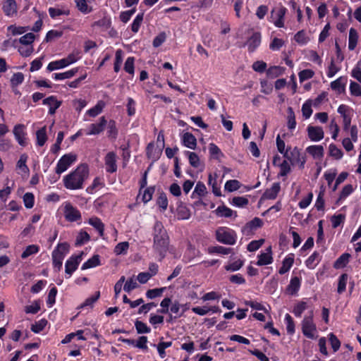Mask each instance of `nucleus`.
Listing matches in <instances>:
<instances>
[{
  "label": "nucleus",
  "instance_id": "55",
  "mask_svg": "<svg viewBox=\"0 0 361 361\" xmlns=\"http://www.w3.org/2000/svg\"><path fill=\"white\" fill-rule=\"evenodd\" d=\"M197 194L199 197H204L207 194V188L204 183L198 181L192 192V196Z\"/></svg>",
  "mask_w": 361,
  "mask_h": 361
},
{
  "label": "nucleus",
  "instance_id": "36",
  "mask_svg": "<svg viewBox=\"0 0 361 361\" xmlns=\"http://www.w3.org/2000/svg\"><path fill=\"white\" fill-rule=\"evenodd\" d=\"M185 154L188 156L189 163L193 168H199L201 165L198 155L193 152L186 151Z\"/></svg>",
  "mask_w": 361,
  "mask_h": 361
},
{
  "label": "nucleus",
  "instance_id": "17",
  "mask_svg": "<svg viewBox=\"0 0 361 361\" xmlns=\"http://www.w3.org/2000/svg\"><path fill=\"white\" fill-rule=\"evenodd\" d=\"M261 35L259 32H255L248 38L245 44L247 46L248 51L253 52L260 45Z\"/></svg>",
  "mask_w": 361,
  "mask_h": 361
},
{
  "label": "nucleus",
  "instance_id": "50",
  "mask_svg": "<svg viewBox=\"0 0 361 361\" xmlns=\"http://www.w3.org/2000/svg\"><path fill=\"white\" fill-rule=\"evenodd\" d=\"M209 152L212 158L215 159H219L220 157L223 156V154L219 147L214 143H210L209 145Z\"/></svg>",
  "mask_w": 361,
  "mask_h": 361
},
{
  "label": "nucleus",
  "instance_id": "10",
  "mask_svg": "<svg viewBox=\"0 0 361 361\" xmlns=\"http://www.w3.org/2000/svg\"><path fill=\"white\" fill-rule=\"evenodd\" d=\"M104 164L106 173H114L117 171V156L114 152H109L106 154Z\"/></svg>",
  "mask_w": 361,
  "mask_h": 361
},
{
  "label": "nucleus",
  "instance_id": "1",
  "mask_svg": "<svg viewBox=\"0 0 361 361\" xmlns=\"http://www.w3.org/2000/svg\"><path fill=\"white\" fill-rule=\"evenodd\" d=\"M89 166L87 164H80L74 171L63 177L64 187L71 190L82 189L84 182L89 177Z\"/></svg>",
  "mask_w": 361,
  "mask_h": 361
},
{
  "label": "nucleus",
  "instance_id": "37",
  "mask_svg": "<svg viewBox=\"0 0 361 361\" xmlns=\"http://www.w3.org/2000/svg\"><path fill=\"white\" fill-rule=\"evenodd\" d=\"M216 214L219 217H231L233 211L225 205L219 206L215 210Z\"/></svg>",
  "mask_w": 361,
  "mask_h": 361
},
{
  "label": "nucleus",
  "instance_id": "56",
  "mask_svg": "<svg viewBox=\"0 0 361 361\" xmlns=\"http://www.w3.org/2000/svg\"><path fill=\"white\" fill-rule=\"evenodd\" d=\"M57 292V288L55 286L50 289L47 300V305L49 307H51L55 304Z\"/></svg>",
  "mask_w": 361,
  "mask_h": 361
},
{
  "label": "nucleus",
  "instance_id": "63",
  "mask_svg": "<svg viewBox=\"0 0 361 361\" xmlns=\"http://www.w3.org/2000/svg\"><path fill=\"white\" fill-rule=\"evenodd\" d=\"M129 247V243L128 242H121L118 243L115 248H114V252L117 255H123L126 254L127 252V250Z\"/></svg>",
  "mask_w": 361,
  "mask_h": 361
},
{
  "label": "nucleus",
  "instance_id": "33",
  "mask_svg": "<svg viewBox=\"0 0 361 361\" xmlns=\"http://www.w3.org/2000/svg\"><path fill=\"white\" fill-rule=\"evenodd\" d=\"M107 125V136L111 140H116L118 136V129L114 120H110Z\"/></svg>",
  "mask_w": 361,
  "mask_h": 361
},
{
  "label": "nucleus",
  "instance_id": "38",
  "mask_svg": "<svg viewBox=\"0 0 361 361\" xmlns=\"http://www.w3.org/2000/svg\"><path fill=\"white\" fill-rule=\"evenodd\" d=\"M293 262H294V259L293 257H286L283 260L282 266L279 269V273L282 275V274H284L286 272H288L290 269L291 267L293 266Z\"/></svg>",
  "mask_w": 361,
  "mask_h": 361
},
{
  "label": "nucleus",
  "instance_id": "49",
  "mask_svg": "<svg viewBox=\"0 0 361 361\" xmlns=\"http://www.w3.org/2000/svg\"><path fill=\"white\" fill-rule=\"evenodd\" d=\"M35 35L32 32L27 33L19 38L18 42L25 46H32V42L35 40Z\"/></svg>",
  "mask_w": 361,
  "mask_h": 361
},
{
  "label": "nucleus",
  "instance_id": "48",
  "mask_svg": "<svg viewBox=\"0 0 361 361\" xmlns=\"http://www.w3.org/2000/svg\"><path fill=\"white\" fill-rule=\"evenodd\" d=\"M90 240V235L86 232L81 231L76 237L75 245L80 246L87 243Z\"/></svg>",
  "mask_w": 361,
  "mask_h": 361
},
{
  "label": "nucleus",
  "instance_id": "60",
  "mask_svg": "<svg viewBox=\"0 0 361 361\" xmlns=\"http://www.w3.org/2000/svg\"><path fill=\"white\" fill-rule=\"evenodd\" d=\"M294 39H295V42H297L298 44H300L301 45L306 44L309 41V39L306 36L305 32L304 30L298 31L295 35Z\"/></svg>",
  "mask_w": 361,
  "mask_h": 361
},
{
  "label": "nucleus",
  "instance_id": "18",
  "mask_svg": "<svg viewBox=\"0 0 361 361\" xmlns=\"http://www.w3.org/2000/svg\"><path fill=\"white\" fill-rule=\"evenodd\" d=\"M218 175L216 173L214 174L209 173L208 176V185L212 187V192L216 197L221 196V187L217 182Z\"/></svg>",
  "mask_w": 361,
  "mask_h": 361
},
{
  "label": "nucleus",
  "instance_id": "21",
  "mask_svg": "<svg viewBox=\"0 0 361 361\" xmlns=\"http://www.w3.org/2000/svg\"><path fill=\"white\" fill-rule=\"evenodd\" d=\"M3 11L7 16H13L17 12L15 0H6L3 5Z\"/></svg>",
  "mask_w": 361,
  "mask_h": 361
},
{
  "label": "nucleus",
  "instance_id": "46",
  "mask_svg": "<svg viewBox=\"0 0 361 361\" xmlns=\"http://www.w3.org/2000/svg\"><path fill=\"white\" fill-rule=\"evenodd\" d=\"M69 13H70L69 10H64V9L56 8H53V7H50L49 8V14L50 17L53 19H56L57 17L62 16V15L68 16Z\"/></svg>",
  "mask_w": 361,
  "mask_h": 361
},
{
  "label": "nucleus",
  "instance_id": "62",
  "mask_svg": "<svg viewBox=\"0 0 361 361\" xmlns=\"http://www.w3.org/2000/svg\"><path fill=\"white\" fill-rule=\"evenodd\" d=\"M40 310V304L39 302L37 300H35L32 302V305H26L25 307V312L26 314H36Z\"/></svg>",
  "mask_w": 361,
  "mask_h": 361
},
{
  "label": "nucleus",
  "instance_id": "64",
  "mask_svg": "<svg viewBox=\"0 0 361 361\" xmlns=\"http://www.w3.org/2000/svg\"><path fill=\"white\" fill-rule=\"evenodd\" d=\"M157 204L163 211L167 209L168 199L165 192H162L159 194Z\"/></svg>",
  "mask_w": 361,
  "mask_h": 361
},
{
  "label": "nucleus",
  "instance_id": "30",
  "mask_svg": "<svg viewBox=\"0 0 361 361\" xmlns=\"http://www.w3.org/2000/svg\"><path fill=\"white\" fill-rule=\"evenodd\" d=\"M105 106V102L103 100H99L94 106L87 110L86 114L91 117H96L102 113Z\"/></svg>",
  "mask_w": 361,
  "mask_h": 361
},
{
  "label": "nucleus",
  "instance_id": "14",
  "mask_svg": "<svg viewBox=\"0 0 361 361\" xmlns=\"http://www.w3.org/2000/svg\"><path fill=\"white\" fill-rule=\"evenodd\" d=\"M64 215L68 221H76L81 219L80 211L73 207L71 204H67L65 206Z\"/></svg>",
  "mask_w": 361,
  "mask_h": 361
},
{
  "label": "nucleus",
  "instance_id": "29",
  "mask_svg": "<svg viewBox=\"0 0 361 361\" xmlns=\"http://www.w3.org/2000/svg\"><path fill=\"white\" fill-rule=\"evenodd\" d=\"M358 41V34L357 30L351 27L349 30L348 49L353 51L355 49Z\"/></svg>",
  "mask_w": 361,
  "mask_h": 361
},
{
  "label": "nucleus",
  "instance_id": "32",
  "mask_svg": "<svg viewBox=\"0 0 361 361\" xmlns=\"http://www.w3.org/2000/svg\"><path fill=\"white\" fill-rule=\"evenodd\" d=\"M233 251L231 247H226L221 245L211 246L208 247V253L209 254H220L226 255L230 254Z\"/></svg>",
  "mask_w": 361,
  "mask_h": 361
},
{
  "label": "nucleus",
  "instance_id": "39",
  "mask_svg": "<svg viewBox=\"0 0 361 361\" xmlns=\"http://www.w3.org/2000/svg\"><path fill=\"white\" fill-rule=\"evenodd\" d=\"M100 297V292L99 291H97L95 292V293L87 298L83 303H82L79 308H85L86 307H92L94 302H97L98 300V299Z\"/></svg>",
  "mask_w": 361,
  "mask_h": 361
},
{
  "label": "nucleus",
  "instance_id": "12",
  "mask_svg": "<svg viewBox=\"0 0 361 361\" xmlns=\"http://www.w3.org/2000/svg\"><path fill=\"white\" fill-rule=\"evenodd\" d=\"M107 124V121L104 116H102L99 119V123H92L90 125L87 131L86 132L87 135H96L101 133L105 128Z\"/></svg>",
  "mask_w": 361,
  "mask_h": 361
},
{
  "label": "nucleus",
  "instance_id": "19",
  "mask_svg": "<svg viewBox=\"0 0 361 361\" xmlns=\"http://www.w3.org/2000/svg\"><path fill=\"white\" fill-rule=\"evenodd\" d=\"M301 285V279L298 276L292 277L290 283L286 288L288 294L295 295L300 290Z\"/></svg>",
  "mask_w": 361,
  "mask_h": 361
},
{
  "label": "nucleus",
  "instance_id": "23",
  "mask_svg": "<svg viewBox=\"0 0 361 361\" xmlns=\"http://www.w3.org/2000/svg\"><path fill=\"white\" fill-rule=\"evenodd\" d=\"M184 146L191 149H195L197 146L196 137L190 133H185L182 139Z\"/></svg>",
  "mask_w": 361,
  "mask_h": 361
},
{
  "label": "nucleus",
  "instance_id": "4",
  "mask_svg": "<svg viewBox=\"0 0 361 361\" xmlns=\"http://www.w3.org/2000/svg\"><path fill=\"white\" fill-rule=\"evenodd\" d=\"M216 240L222 244L233 245L237 241V233L233 229L222 226L219 227L215 232Z\"/></svg>",
  "mask_w": 361,
  "mask_h": 361
},
{
  "label": "nucleus",
  "instance_id": "54",
  "mask_svg": "<svg viewBox=\"0 0 361 361\" xmlns=\"http://www.w3.org/2000/svg\"><path fill=\"white\" fill-rule=\"evenodd\" d=\"M329 340L334 353L337 352L341 347V341L333 333L329 334Z\"/></svg>",
  "mask_w": 361,
  "mask_h": 361
},
{
  "label": "nucleus",
  "instance_id": "40",
  "mask_svg": "<svg viewBox=\"0 0 361 361\" xmlns=\"http://www.w3.org/2000/svg\"><path fill=\"white\" fill-rule=\"evenodd\" d=\"M66 67L67 66L65 63V61L63 60V59H62L60 60L50 62L47 67V70L49 72H51L53 71L59 70Z\"/></svg>",
  "mask_w": 361,
  "mask_h": 361
},
{
  "label": "nucleus",
  "instance_id": "44",
  "mask_svg": "<svg viewBox=\"0 0 361 361\" xmlns=\"http://www.w3.org/2000/svg\"><path fill=\"white\" fill-rule=\"evenodd\" d=\"M135 327L137 333L139 334H149L151 332V329L145 323L139 320L135 322Z\"/></svg>",
  "mask_w": 361,
  "mask_h": 361
},
{
  "label": "nucleus",
  "instance_id": "11",
  "mask_svg": "<svg viewBox=\"0 0 361 361\" xmlns=\"http://www.w3.org/2000/svg\"><path fill=\"white\" fill-rule=\"evenodd\" d=\"M13 133L18 143L22 146L25 147L27 144L26 138V133L25 131V126L23 124H18L14 126Z\"/></svg>",
  "mask_w": 361,
  "mask_h": 361
},
{
  "label": "nucleus",
  "instance_id": "52",
  "mask_svg": "<svg viewBox=\"0 0 361 361\" xmlns=\"http://www.w3.org/2000/svg\"><path fill=\"white\" fill-rule=\"evenodd\" d=\"M285 323L286 325V331L289 335H293L295 333V323L289 314L285 315Z\"/></svg>",
  "mask_w": 361,
  "mask_h": 361
},
{
  "label": "nucleus",
  "instance_id": "6",
  "mask_svg": "<svg viewBox=\"0 0 361 361\" xmlns=\"http://www.w3.org/2000/svg\"><path fill=\"white\" fill-rule=\"evenodd\" d=\"M316 331L317 327L313 322V312L312 311L310 315L305 317L302 322V331L307 338L313 339L315 337Z\"/></svg>",
  "mask_w": 361,
  "mask_h": 361
},
{
  "label": "nucleus",
  "instance_id": "43",
  "mask_svg": "<svg viewBox=\"0 0 361 361\" xmlns=\"http://www.w3.org/2000/svg\"><path fill=\"white\" fill-rule=\"evenodd\" d=\"M240 185L241 183L238 180H229L226 182L224 189L231 192L238 190L240 188Z\"/></svg>",
  "mask_w": 361,
  "mask_h": 361
},
{
  "label": "nucleus",
  "instance_id": "3",
  "mask_svg": "<svg viewBox=\"0 0 361 361\" xmlns=\"http://www.w3.org/2000/svg\"><path fill=\"white\" fill-rule=\"evenodd\" d=\"M70 249V245L68 243L64 242L61 243H59L55 249L52 252V264L54 269L56 271H59L63 265V261L66 255L68 253Z\"/></svg>",
  "mask_w": 361,
  "mask_h": 361
},
{
  "label": "nucleus",
  "instance_id": "45",
  "mask_svg": "<svg viewBox=\"0 0 361 361\" xmlns=\"http://www.w3.org/2000/svg\"><path fill=\"white\" fill-rule=\"evenodd\" d=\"M39 251V247L38 245H30L27 247H26L25 250L23 252V253L21 254V257L23 259H26L29 256L37 253Z\"/></svg>",
  "mask_w": 361,
  "mask_h": 361
},
{
  "label": "nucleus",
  "instance_id": "47",
  "mask_svg": "<svg viewBox=\"0 0 361 361\" xmlns=\"http://www.w3.org/2000/svg\"><path fill=\"white\" fill-rule=\"evenodd\" d=\"M307 308V304L305 301L298 302L293 307V313L297 317H300L302 312Z\"/></svg>",
  "mask_w": 361,
  "mask_h": 361
},
{
  "label": "nucleus",
  "instance_id": "27",
  "mask_svg": "<svg viewBox=\"0 0 361 361\" xmlns=\"http://www.w3.org/2000/svg\"><path fill=\"white\" fill-rule=\"evenodd\" d=\"M88 223L99 232L101 237L104 235V224L99 218L97 216L90 218Z\"/></svg>",
  "mask_w": 361,
  "mask_h": 361
},
{
  "label": "nucleus",
  "instance_id": "61",
  "mask_svg": "<svg viewBox=\"0 0 361 361\" xmlns=\"http://www.w3.org/2000/svg\"><path fill=\"white\" fill-rule=\"evenodd\" d=\"M329 155L334 157L336 159H341L343 155L341 149L338 148L336 145L331 144L329 145Z\"/></svg>",
  "mask_w": 361,
  "mask_h": 361
},
{
  "label": "nucleus",
  "instance_id": "22",
  "mask_svg": "<svg viewBox=\"0 0 361 361\" xmlns=\"http://www.w3.org/2000/svg\"><path fill=\"white\" fill-rule=\"evenodd\" d=\"M322 257L320 254L314 251L305 261L306 267L308 269H314L321 261Z\"/></svg>",
  "mask_w": 361,
  "mask_h": 361
},
{
  "label": "nucleus",
  "instance_id": "57",
  "mask_svg": "<svg viewBox=\"0 0 361 361\" xmlns=\"http://www.w3.org/2000/svg\"><path fill=\"white\" fill-rule=\"evenodd\" d=\"M23 202L25 207L27 209H31L33 207L35 204V197L32 192H26L23 195Z\"/></svg>",
  "mask_w": 361,
  "mask_h": 361
},
{
  "label": "nucleus",
  "instance_id": "31",
  "mask_svg": "<svg viewBox=\"0 0 361 361\" xmlns=\"http://www.w3.org/2000/svg\"><path fill=\"white\" fill-rule=\"evenodd\" d=\"M100 264V257L98 255H93L91 258L87 260L81 267L82 270H85L90 268H94Z\"/></svg>",
  "mask_w": 361,
  "mask_h": 361
},
{
  "label": "nucleus",
  "instance_id": "2",
  "mask_svg": "<svg viewBox=\"0 0 361 361\" xmlns=\"http://www.w3.org/2000/svg\"><path fill=\"white\" fill-rule=\"evenodd\" d=\"M153 247L155 252L159 255V260L163 259L169 246V237L161 221H157L153 228Z\"/></svg>",
  "mask_w": 361,
  "mask_h": 361
},
{
  "label": "nucleus",
  "instance_id": "28",
  "mask_svg": "<svg viewBox=\"0 0 361 361\" xmlns=\"http://www.w3.org/2000/svg\"><path fill=\"white\" fill-rule=\"evenodd\" d=\"M351 255L345 252L342 254L334 262V267L336 269L344 268L348 264Z\"/></svg>",
  "mask_w": 361,
  "mask_h": 361
},
{
  "label": "nucleus",
  "instance_id": "41",
  "mask_svg": "<svg viewBox=\"0 0 361 361\" xmlns=\"http://www.w3.org/2000/svg\"><path fill=\"white\" fill-rule=\"evenodd\" d=\"M288 121L287 126L290 130H293L296 127L295 116V113L291 107L288 108Z\"/></svg>",
  "mask_w": 361,
  "mask_h": 361
},
{
  "label": "nucleus",
  "instance_id": "35",
  "mask_svg": "<svg viewBox=\"0 0 361 361\" xmlns=\"http://www.w3.org/2000/svg\"><path fill=\"white\" fill-rule=\"evenodd\" d=\"M348 279V275L345 273L342 274L338 279L337 292L338 294L343 293L346 289V285Z\"/></svg>",
  "mask_w": 361,
  "mask_h": 361
},
{
  "label": "nucleus",
  "instance_id": "42",
  "mask_svg": "<svg viewBox=\"0 0 361 361\" xmlns=\"http://www.w3.org/2000/svg\"><path fill=\"white\" fill-rule=\"evenodd\" d=\"M144 18V13H138L135 19L133 20L132 24L130 25L131 30L134 33H137L139 31V29L140 27V25L142 23Z\"/></svg>",
  "mask_w": 361,
  "mask_h": 361
},
{
  "label": "nucleus",
  "instance_id": "58",
  "mask_svg": "<svg viewBox=\"0 0 361 361\" xmlns=\"http://www.w3.org/2000/svg\"><path fill=\"white\" fill-rule=\"evenodd\" d=\"M345 219V214H339L337 215L334 214L331 218L332 227L334 228L338 227L342 223L344 222Z\"/></svg>",
  "mask_w": 361,
  "mask_h": 361
},
{
  "label": "nucleus",
  "instance_id": "34",
  "mask_svg": "<svg viewBox=\"0 0 361 361\" xmlns=\"http://www.w3.org/2000/svg\"><path fill=\"white\" fill-rule=\"evenodd\" d=\"M36 138L37 145L42 147L45 144L47 140V129L45 126L41 128L37 131Z\"/></svg>",
  "mask_w": 361,
  "mask_h": 361
},
{
  "label": "nucleus",
  "instance_id": "7",
  "mask_svg": "<svg viewBox=\"0 0 361 361\" xmlns=\"http://www.w3.org/2000/svg\"><path fill=\"white\" fill-rule=\"evenodd\" d=\"M83 252L71 255L65 263V273L67 278H70L73 272L78 269L82 259Z\"/></svg>",
  "mask_w": 361,
  "mask_h": 361
},
{
  "label": "nucleus",
  "instance_id": "51",
  "mask_svg": "<svg viewBox=\"0 0 361 361\" xmlns=\"http://www.w3.org/2000/svg\"><path fill=\"white\" fill-rule=\"evenodd\" d=\"M123 51L121 49H117L115 55V61L114 65V70L116 73H118L121 69V66L123 62Z\"/></svg>",
  "mask_w": 361,
  "mask_h": 361
},
{
  "label": "nucleus",
  "instance_id": "8",
  "mask_svg": "<svg viewBox=\"0 0 361 361\" xmlns=\"http://www.w3.org/2000/svg\"><path fill=\"white\" fill-rule=\"evenodd\" d=\"M285 158L292 165H298L300 169H303L306 162L305 156L300 153L298 147H294L290 152L285 153Z\"/></svg>",
  "mask_w": 361,
  "mask_h": 361
},
{
  "label": "nucleus",
  "instance_id": "53",
  "mask_svg": "<svg viewBox=\"0 0 361 361\" xmlns=\"http://www.w3.org/2000/svg\"><path fill=\"white\" fill-rule=\"evenodd\" d=\"M47 324V321L45 319H42L39 321L32 324L31 330L34 333L38 334L42 331Z\"/></svg>",
  "mask_w": 361,
  "mask_h": 361
},
{
  "label": "nucleus",
  "instance_id": "5",
  "mask_svg": "<svg viewBox=\"0 0 361 361\" xmlns=\"http://www.w3.org/2000/svg\"><path fill=\"white\" fill-rule=\"evenodd\" d=\"M77 159V156L74 154L69 153L63 155L58 161L55 172L60 175L66 171Z\"/></svg>",
  "mask_w": 361,
  "mask_h": 361
},
{
  "label": "nucleus",
  "instance_id": "9",
  "mask_svg": "<svg viewBox=\"0 0 361 361\" xmlns=\"http://www.w3.org/2000/svg\"><path fill=\"white\" fill-rule=\"evenodd\" d=\"M286 8L283 6L272 9L270 16V21L277 27L284 26V16L286 13Z\"/></svg>",
  "mask_w": 361,
  "mask_h": 361
},
{
  "label": "nucleus",
  "instance_id": "24",
  "mask_svg": "<svg viewBox=\"0 0 361 361\" xmlns=\"http://www.w3.org/2000/svg\"><path fill=\"white\" fill-rule=\"evenodd\" d=\"M281 190V185L279 183H274L272 186L267 189L264 192V196L269 200H274Z\"/></svg>",
  "mask_w": 361,
  "mask_h": 361
},
{
  "label": "nucleus",
  "instance_id": "25",
  "mask_svg": "<svg viewBox=\"0 0 361 361\" xmlns=\"http://www.w3.org/2000/svg\"><path fill=\"white\" fill-rule=\"evenodd\" d=\"M346 82V78L339 77L338 78L331 82V87L333 90L336 91L338 93H341L345 90Z\"/></svg>",
  "mask_w": 361,
  "mask_h": 361
},
{
  "label": "nucleus",
  "instance_id": "26",
  "mask_svg": "<svg viewBox=\"0 0 361 361\" xmlns=\"http://www.w3.org/2000/svg\"><path fill=\"white\" fill-rule=\"evenodd\" d=\"M78 71V68H74L71 70L67 71L63 73H56L52 74V78L56 80H61L68 79L73 77Z\"/></svg>",
  "mask_w": 361,
  "mask_h": 361
},
{
  "label": "nucleus",
  "instance_id": "59",
  "mask_svg": "<svg viewBox=\"0 0 361 361\" xmlns=\"http://www.w3.org/2000/svg\"><path fill=\"white\" fill-rule=\"evenodd\" d=\"M127 101H128V102L126 104V108H127L128 116H133L135 114V112H136V102L131 97H128L127 99Z\"/></svg>",
  "mask_w": 361,
  "mask_h": 361
},
{
  "label": "nucleus",
  "instance_id": "15",
  "mask_svg": "<svg viewBox=\"0 0 361 361\" xmlns=\"http://www.w3.org/2000/svg\"><path fill=\"white\" fill-rule=\"evenodd\" d=\"M258 260L256 262L257 266H264L273 262L271 246H269L264 252H261L258 256Z\"/></svg>",
  "mask_w": 361,
  "mask_h": 361
},
{
  "label": "nucleus",
  "instance_id": "13",
  "mask_svg": "<svg viewBox=\"0 0 361 361\" xmlns=\"http://www.w3.org/2000/svg\"><path fill=\"white\" fill-rule=\"evenodd\" d=\"M307 131L308 137L312 142H319L324 138V133L322 127L309 126Z\"/></svg>",
  "mask_w": 361,
  "mask_h": 361
},
{
  "label": "nucleus",
  "instance_id": "16",
  "mask_svg": "<svg viewBox=\"0 0 361 361\" xmlns=\"http://www.w3.org/2000/svg\"><path fill=\"white\" fill-rule=\"evenodd\" d=\"M44 105L49 106V114L53 115L56 113L57 109L61 105V102L59 101L55 96H49L42 102Z\"/></svg>",
  "mask_w": 361,
  "mask_h": 361
},
{
  "label": "nucleus",
  "instance_id": "20",
  "mask_svg": "<svg viewBox=\"0 0 361 361\" xmlns=\"http://www.w3.org/2000/svg\"><path fill=\"white\" fill-rule=\"evenodd\" d=\"M324 147L322 145H310L306 148V152L314 159H320L324 156Z\"/></svg>",
  "mask_w": 361,
  "mask_h": 361
}]
</instances>
